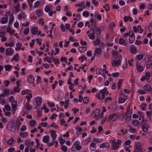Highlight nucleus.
<instances>
[{
	"label": "nucleus",
	"mask_w": 152,
	"mask_h": 152,
	"mask_svg": "<svg viewBox=\"0 0 152 152\" xmlns=\"http://www.w3.org/2000/svg\"><path fill=\"white\" fill-rule=\"evenodd\" d=\"M127 96H126L123 91H121L119 94V97L118 99L119 103H123L126 101Z\"/></svg>",
	"instance_id": "f257e3e1"
},
{
	"label": "nucleus",
	"mask_w": 152,
	"mask_h": 152,
	"mask_svg": "<svg viewBox=\"0 0 152 152\" xmlns=\"http://www.w3.org/2000/svg\"><path fill=\"white\" fill-rule=\"evenodd\" d=\"M143 150L140 143L138 142L134 148V152H143Z\"/></svg>",
	"instance_id": "f03ea898"
},
{
	"label": "nucleus",
	"mask_w": 152,
	"mask_h": 152,
	"mask_svg": "<svg viewBox=\"0 0 152 152\" xmlns=\"http://www.w3.org/2000/svg\"><path fill=\"white\" fill-rule=\"evenodd\" d=\"M109 121L110 123L115 121L117 119V117H116V113H113L110 114L108 116Z\"/></svg>",
	"instance_id": "7ed1b4c3"
},
{
	"label": "nucleus",
	"mask_w": 152,
	"mask_h": 152,
	"mask_svg": "<svg viewBox=\"0 0 152 152\" xmlns=\"http://www.w3.org/2000/svg\"><path fill=\"white\" fill-rule=\"evenodd\" d=\"M100 113V110L99 109H96L95 111H94L91 114V115L94 118L98 117V118H99L100 115H99Z\"/></svg>",
	"instance_id": "20e7f679"
},
{
	"label": "nucleus",
	"mask_w": 152,
	"mask_h": 152,
	"mask_svg": "<svg viewBox=\"0 0 152 152\" xmlns=\"http://www.w3.org/2000/svg\"><path fill=\"white\" fill-rule=\"evenodd\" d=\"M14 53V50L11 48H7L6 50L5 53L7 56H11L13 55Z\"/></svg>",
	"instance_id": "39448f33"
},
{
	"label": "nucleus",
	"mask_w": 152,
	"mask_h": 152,
	"mask_svg": "<svg viewBox=\"0 0 152 152\" xmlns=\"http://www.w3.org/2000/svg\"><path fill=\"white\" fill-rule=\"evenodd\" d=\"M151 77L150 73L148 72H146L145 73V76H142L140 80L141 81H145L146 80H149Z\"/></svg>",
	"instance_id": "423d86ee"
},
{
	"label": "nucleus",
	"mask_w": 152,
	"mask_h": 152,
	"mask_svg": "<svg viewBox=\"0 0 152 152\" xmlns=\"http://www.w3.org/2000/svg\"><path fill=\"white\" fill-rule=\"evenodd\" d=\"M35 101L37 106H39L42 104V98L41 97H37L36 98Z\"/></svg>",
	"instance_id": "0eeeda50"
},
{
	"label": "nucleus",
	"mask_w": 152,
	"mask_h": 152,
	"mask_svg": "<svg viewBox=\"0 0 152 152\" xmlns=\"http://www.w3.org/2000/svg\"><path fill=\"white\" fill-rule=\"evenodd\" d=\"M7 129L9 131H12L13 130H15L16 126L14 124H12L11 125L7 126Z\"/></svg>",
	"instance_id": "6e6552de"
},
{
	"label": "nucleus",
	"mask_w": 152,
	"mask_h": 152,
	"mask_svg": "<svg viewBox=\"0 0 152 152\" xmlns=\"http://www.w3.org/2000/svg\"><path fill=\"white\" fill-rule=\"evenodd\" d=\"M136 66L138 72H142L143 70L144 67L143 66L139 64L138 63H136Z\"/></svg>",
	"instance_id": "1a4fd4ad"
},
{
	"label": "nucleus",
	"mask_w": 152,
	"mask_h": 152,
	"mask_svg": "<svg viewBox=\"0 0 152 152\" xmlns=\"http://www.w3.org/2000/svg\"><path fill=\"white\" fill-rule=\"evenodd\" d=\"M28 80L29 83H34L35 80V79L33 76L32 75H29L28 77Z\"/></svg>",
	"instance_id": "9d476101"
},
{
	"label": "nucleus",
	"mask_w": 152,
	"mask_h": 152,
	"mask_svg": "<svg viewBox=\"0 0 152 152\" xmlns=\"http://www.w3.org/2000/svg\"><path fill=\"white\" fill-rule=\"evenodd\" d=\"M49 132L51 133V136L53 140H55L57 136V134L53 130H49Z\"/></svg>",
	"instance_id": "9b49d317"
},
{
	"label": "nucleus",
	"mask_w": 152,
	"mask_h": 152,
	"mask_svg": "<svg viewBox=\"0 0 152 152\" xmlns=\"http://www.w3.org/2000/svg\"><path fill=\"white\" fill-rule=\"evenodd\" d=\"M137 51V50L134 45H132V46L130 47V51L133 54L136 53Z\"/></svg>",
	"instance_id": "f8f14e48"
},
{
	"label": "nucleus",
	"mask_w": 152,
	"mask_h": 152,
	"mask_svg": "<svg viewBox=\"0 0 152 152\" xmlns=\"http://www.w3.org/2000/svg\"><path fill=\"white\" fill-rule=\"evenodd\" d=\"M105 95L103 94H101L99 93L96 94V96L98 98L101 99L102 100L104 99L105 97Z\"/></svg>",
	"instance_id": "ddd939ff"
},
{
	"label": "nucleus",
	"mask_w": 152,
	"mask_h": 152,
	"mask_svg": "<svg viewBox=\"0 0 152 152\" xmlns=\"http://www.w3.org/2000/svg\"><path fill=\"white\" fill-rule=\"evenodd\" d=\"M121 63V61L120 59L118 60H113L112 61V63L113 66H117L119 65Z\"/></svg>",
	"instance_id": "4468645a"
},
{
	"label": "nucleus",
	"mask_w": 152,
	"mask_h": 152,
	"mask_svg": "<svg viewBox=\"0 0 152 152\" xmlns=\"http://www.w3.org/2000/svg\"><path fill=\"white\" fill-rule=\"evenodd\" d=\"M101 53V50L100 48H96L95 50V56H96L98 57V55H100Z\"/></svg>",
	"instance_id": "2eb2a0df"
},
{
	"label": "nucleus",
	"mask_w": 152,
	"mask_h": 152,
	"mask_svg": "<svg viewBox=\"0 0 152 152\" xmlns=\"http://www.w3.org/2000/svg\"><path fill=\"white\" fill-rule=\"evenodd\" d=\"M99 147L101 148H109L110 147V144L107 142H105L101 144Z\"/></svg>",
	"instance_id": "dca6fc26"
},
{
	"label": "nucleus",
	"mask_w": 152,
	"mask_h": 152,
	"mask_svg": "<svg viewBox=\"0 0 152 152\" xmlns=\"http://www.w3.org/2000/svg\"><path fill=\"white\" fill-rule=\"evenodd\" d=\"M149 127V125L147 124H144L142 126V129L144 132L147 131Z\"/></svg>",
	"instance_id": "f3484780"
},
{
	"label": "nucleus",
	"mask_w": 152,
	"mask_h": 152,
	"mask_svg": "<svg viewBox=\"0 0 152 152\" xmlns=\"http://www.w3.org/2000/svg\"><path fill=\"white\" fill-rule=\"evenodd\" d=\"M38 32V28L36 27H33L31 29L32 34L34 35H35Z\"/></svg>",
	"instance_id": "a211bd4d"
},
{
	"label": "nucleus",
	"mask_w": 152,
	"mask_h": 152,
	"mask_svg": "<svg viewBox=\"0 0 152 152\" xmlns=\"http://www.w3.org/2000/svg\"><path fill=\"white\" fill-rule=\"evenodd\" d=\"M144 90L147 91H149L151 90L152 88L149 85H145L143 87Z\"/></svg>",
	"instance_id": "6ab92c4d"
},
{
	"label": "nucleus",
	"mask_w": 152,
	"mask_h": 152,
	"mask_svg": "<svg viewBox=\"0 0 152 152\" xmlns=\"http://www.w3.org/2000/svg\"><path fill=\"white\" fill-rule=\"evenodd\" d=\"M19 59V55L17 53L15 55L13 56L12 58V61H17Z\"/></svg>",
	"instance_id": "aec40b11"
},
{
	"label": "nucleus",
	"mask_w": 152,
	"mask_h": 152,
	"mask_svg": "<svg viewBox=\"0 0 152 152\" xmlns=\"http://www.w3.org/2000/svg\"><path fill=\"white\" fill-rule=\"evenodd\" d=\"M109 91H107L106 88H104L100 91L99 93L103 94L105 95H107L109 94Z\"/></svg>",
	"instance_id": "412c9836"
},
{
	"label": "nucleus",
	"mask_w": 152,
	"mask_h": 152,
	"mask_svg": "<svg viewBox=\"0 0 152 152\" xmlns=\"http://www.w3.org/2000/svg\"><path fill=\"white\" fill-rule=\"evenodd\" d=\"M52 59L53 61L54 62V64L56 66H58L60 64L59 60L58 58H52Z\"/></svg>",
	"instance_id": "4be33fe9"
},
{
	"label": "nucleus",
	"mask_w": 152,
	"mask_h": 152,
	"mask_svg": "<svg viewBox=\"0 0 152 152\" xmlns=\"http://www.w3.org/2000/svg\"><path fill=\"white\" fill-rule=\"evenodd\" d=\"M49 137L48 135H45L42 138L43 141L45 143H47L49 140Z\"/></svg>",
	"instance_id": "5701e85b"
},
{
	"label": "nucleus",
	"mask_w": 152,
	"mask_h": 152,
	"mask_svg": "<svg viewBox=\"0 0 152 152\" xmlns=\"http://www.w3.org/2000/svg\"><path fill=\"white\" fill-rule=\"evenodd\" d=\"M8 18L7 17H3L1 18V23L3 24H4L8 22Z\"/></svg>",
	"instance_id": "b1692460"
},
{
	"label": "nucleus",
	"mask_w": 152,
	"mask_h": 152,
	"mask_svg": "<svg viewBox=\"0 0 152 152\" xmlns=\"http://www.w3.org/2000/svg\"><path fill=\"white\" fill-rule=\"evenodd\" d=\"M87 59V58L84 55L82 56L81 57H79L78 58V60L79 61L80 60L82 63L83 62L84 60H86Z\"/></svg>",
	"instance_id": "393cba45"
},
{
	"label": "nucleus",
	"mask_w": 152,
	"mask_h": 152,
	"mask_svg": "<svg viewBox=\"0 0 152 152\" xmlns=\"http://www.w3.org/2000/svg\"><path fill=\"white\" fill-rule=\"evenodd\" d=\"M152 67V61H147L146 63V68H149Z\"/></svg>",
	"instance_id": "a878e982"
},
{
	"label": "nucleus",
	"mask_w": 152,
	"mask_h": 152,
	"mask_svg": "<svg viewBox=\"0 0 152 152\" xmlns=\"http://www.w3.org/2000/svg\"><path fill=\"white\" fill-rule=\"evenodd\" d=\"M16 45V48H15L16 50H19L20 48L22 47V45L21 42H19L17 43Z\"/></svg>",
	"instance_id": "bb28decb"
},
{
	"label": "nucleus",
	"mask_w": 152,
	"mask_h": 152,
	"mask_svg": "<svg viewBox=\"0 0 152 152\" xmlns=\"http://www.w3.org/2000/svg\"><path fill=\"white\" fill-rule=\"evenodd\" d=\"M100 42V39L99 38H97L94 41L93 43L95 45H99Z\"/></svg>",
	"instance_id": "cd10ccee"
},
{
	"label": "nucleus",
	"mask_w": 152,
	"mask_h": 152,
	"mask_svg": "<svg viewBox=\"0 0 152 152\" xmlns=\"http://www.w3.org/2000/svg\"><path fill=\"white\" fill-rule=\"evenodd\" d=\"M14 15L13 14V13H12L11 11H7L6 12V15L7 18L8 16L10 17H11Z\"/></svg>",
	"instance_id": "c85d7f7f"
},
{
	"label": "nucleus",
	"mask_w": 152,
	"mask_h": 152,
	"mask_svg": "<svg viewBox=\"0 0 152 152\" xmlns=\"http://www.w3.org/2000/svg\"><path fill=\"white\" fill-rule=\"evenodd\" d=\"M132 124L133 125L137 126L139 125V121L137 120H134L132 121Z\"/></svg>",
	"instance_id": "c756f323"
},
{
	"label": "nucleus",
	"mask_w": 152,
	"mask_h": 152,
	"mask_svg": "<svg viewBox=\"0 0 152 152\" xmlns=\"http://www.w3.org/2000/svg\"><path fill=\"white\" fill-rule=\"evenodd\" d=\"M20 135L22 138H25L28 136V134L26 132H20L19 133Z\"/></svg>",
	"instance_id": "7c9ffc66"
},
{
	"label": "nucleus",
	"mask_w": 152,
	"mask_h": 152,
	"mask_svg": "<svg viewBox=\"0 0 152 152\" xmlns=\"http://www.w3.org/2000/svg\"><path fill=\"white\" fill-rule=\"evenodd\" d=\"M12 66L11 65L8 64L5 65L4 67L5 68V70L6 71H9L11 70V67Z\"/></svg>",
	"instance_id": "2f4dec72"
},
{
	"label": "nucleus",
	"mask_w": 152,
	"mask_h": 152,
	"mask_svg": "<svg viewBox=\"0 0 152 152\" xmlns=\"http://www.w3.org/2000/svg\"><path fill=\"white\" fill-rule=\"evenodd\" d=\"M88 37L89 38L92 40H94V39L95 37V34L94 33H90L88 34Z\"/></svg>",
	"instance_id": "473e14b6"
},
{
	"label": "nucleus",
	"mask_w": 152,
	"mask_h": 152,
	"mask_svg": "<svg viewBox=\"0 0 152 152\" xmlns=\"http://www.w3.org/2000/svg\"><path fill=\"white\" fill-rule=\"evenodd\" d=\"M112 142L113 143H114L119 145H121V139H118L117 140V141L116 142L115 141V139H114L113 140Z\"/></svg>",
	"instance_id": "72a5a7b5"
},
{
	"label": "nucleus",
	"mask_w": 152,
	"mask_h": 152,
	"mask_svg": "<svg viewBox=\"0 0 152 152\" xmlns=\"http://www.w3.org/2000/svg\"><path fill=\"white\" fill-rule=\"evenodd\" d=\"M121 133V134L123 135H125L127 132L128 130L126 129H125L124 130V129H122L120 131Z\"/></svg>",
	"instance_id": "f704fd0d"
},
{
	"label": "nucleus",
	"mask_w": 152,
	"mask_h": 152,
	"mask_svg": "<svg viewBox=\"0 0 152 152\" xmlns=\"http://www.w3.org/2000/svg\"><path fill=\"white\" fill-rule=\"evenodd\" d=\"M17 105V102L15 101H13L11 103L12 108H16Z\"/></svg>",
	"instance_id": "c9c22d12"
},
{
	"label": "nucleus",
	"mask_w": 152,
	"mask_h": 152,
	"mask_svg": "<svg viewBox=\"0 0 152 152\" xmlns=\"http://www.w3.org/2000/svg\"><path fill=\"white\" fill-rule=\"evenodd\" d=\"M7 32L9 33L10 34V35H12L14 34V31H12L11 28H10L9 26H8L7 27Z\"/></svg>",
	"instance_id": "e433bc0d"
},
{
	"label": "nucleus",
	"mask_w": 152,
	"mask_h": 152,
	"mask_svg": "<svg viewBox=\"0 0 152 152\" xmlns=\"http://www.w3.org/2000/svg\"><path fill=\"white\" fill-rule=\"evenodd\" d=\"M5 45L7 47L8 46H9L10 47H12L13 46V45H14V43L13 41H12L11 42H10L9 43H5Z\"/></svg>",
	"instance_id": "4c0bfd02"
},
{
	"label": "nucleus",
	"mask_w": 152,
	"mask_h": 152,
	"mask_svg": "<svg viewBox=\"0 0 152 152\" xmlns=\"http://www.w3.org/2000/svg\"><path fill=\"white\" fill-rule=\"evenodd\" d=\"M96 73L98 74H102L103 73V70L99 68L96 69Z\"/></svg>",
	"instance_id": "58836bf2"
},
{
	"label": "nucleus",
	"mask_w": 152,
	"mask_h": 152,
	"mask_svg": "<svg viewBox=\"0 0 152 152\" xmlns=\"http://www.w3.org/2000/svg\"><path fill=\"white\" fill-rule=\"evenodd\" d=\"M14 139L13 138H11L9 139L7 141V143L8 144L10 145L11 144H13L14 142Z\"/></svg>",
	"instance_id": "ea45409f"
},
{
	"label": "nucleus",
	"mask_w": 152,
	"mask_h": 152,
	"mask_svg": "<svg viewBox=\"0 0 152 152\" xmlns=\"http://www.w3.org/2000/svg\"><path fill=\"white\" fill-rule=\"evenodd\" d=\"M79 49L81 53H83L86 50V48L84 47L80 46L79 47Z\"/></svg>",
	"instance_id": "a19ab883"
},
{
	"label": "nucleus",
	"mask_w": 152,
	"mask_h": 152,
	"mask_svg": "<svg viewBox=\"0 0 152 152\" xmlns=\"http://www.w3.org/2000/svg\"><path fill=\"white\" fill-rule=\"evenodd\" d=\"M131 119V115L130 114H128L125 117V120L128 121L130 120Z\"/></svg>",
	"instance_id": "79ce46f5"
},
{
	"label": "nucleus",
	"mask_w": 152,
	"mask_h": 152,
	"mask_svg": "<svg viewBox=\"0 0 152 152\" xmlns=\"http://www.w3.org/2000/svg\"><path fill=\"white\" fill-rule=\"evenodd\" d=\"M143 57V55L142 54H139L136 55V57L137 58V59L139 60H142Z\"/></svg>",
	"instance_id": "37998d69"
},
{
	"label": "nucleus",
	"mask_w": 152,
	"mask_h": 152,
	"mask_svg": "<svg viewBox=\"0 0 152 152\" xmlns=\"http://www.w3.org/2000/svg\"><path fill=\"white\" fill-rule=\"evenodd\" d=\"M119 145L113 143V150L114 151L116 150L119 148Z\"/></svg>",
	"instance_id": "c03bdc74"
},
{
	"label": "nucleus",
	"mask_w": 152,
	"mask_h": 152,
	"mask_svg": "<svg viewBox=\"0 0 152 152\" xmlns=\"http://www.w3.org/2000/svg\"><path fill=\"white\" fill-rule=\"evenodd\" d=\"M14 7L15 8V11L16 12H17L20 11V6L19 4L18 3L16 6H14Z\"/></svg>",
	"instance_id": "a18cd8bd"
},
{
	"label": "nucleus",
	"mask_w": 152,
	"mask_h": 152,
	"mask_svg": "<svg viewBox=\"0 0 152 152\" xmlns=\"http://www.w3.org/2000/svg\"><path fill=\"white\" fill-rule=\"evenodd\" d=\"M123 80L121 79H119L118 80V87L119 89L121 88V86L122 84Z\"/></svg>",
	"instance_id": "49530a36"
},
{
	"label": "nucleus",
	"mask_w": 152,
	"mask_h": 152,
	"mask_svg": "<svg viewBox=\"0 0 152 152\" xmlns=\"http://www.w3.org/2000/svg\"><path fill=\"white\" fill-rule=\"evenodd\" d=\"M37 113L38 114L37 116L39 117H40L42 115V109L40 108H38L37 109Z\"/></svg>",
	"instance_id": "de8ad7c7"
},
{
	"label": "nucleus",
	"mask_w": 152,
	"mask_h": 152,
	"mask_svg": "<svg viewBox=\"0 0 152 152\" xmlns=\"http://www.w3.org/2000/svg\"><path fill=\"white\" fill-rule=\"evenodd\" d=\"M39 23L41 24V26H43L45 23L43 18L40 19L38 20Z\"/></svg>",
	"instance_id": "09e8293b"
},
{
	"label": "nucleus",
	"mask_w": 152,
	"mask_h": 152,
	"mask_svg": "<svg viewBox=\"0 0 152 152\" xmlns=\"http://www.w3.org/2000/svg\"><path fill=\"white\" fill-rule=\"evenodd\" d=\"M137 30L138 31V32L140 33H142L143 32V29H142L140 25H138L137 26Z\"/></svg>",
	"instance_id": "8fccbe9b"
},
{
	"label": "nucleus",
	"mask_w": 152,
	"mask_h": 152,
	"mask_svg": "<svg viewBox=\"0 0 152 152\" xmlns=\"http://www.w3.org/2000/svg\"><path fill=\"white\" fill-rule=\"evenodd\" d=\"M28 95V96L27 95L26 96V98L27 99V101H28V103L29 102V101L31 100V99L32 97V94H30Z\"/></svg>",
	"instance_id": "3c124183"
},
{
	"label": "nucleus",
	"mask_w": 152,
	"mask_h": 152,
	"mask_svg": "<svg viewBox=\"0 0 152 152\" xmlns=\"http://www.w3.org/2000/svg\"><path fill=\"white\" fill-rule=\"evenodd\" d=\"M106 111L105 107H102V112L101 113V114L100 116V118H101L102 116L103 115L104 113L106 112Z\"/></svg>",
	"instance_id": "603ef678"
},
{
	"label": "nucleus",
	"mask_w": 152,
	"mask_h": 152,
	"mask_svg": "<svg viewBox=\"0 0 152 152\" xmlns=\"http://www.w3.org/2000/svg\"><path fill=\"white\" fill-rule=\"evenodd\" d=\"M119 75V72H113L112 74V76L114 77H118Z\"/></svg>",
	"instance_id": "864d4df0"
},
{
	"label": "nucleus",
	"mask_w": 152,
	"mask_h": 152,
	"mask_svg": "<svg viewBox=\"0 0 152 152\" xmlns=\"http://www.w3.org/2000/svg\"><path fill=\"white\" fill-rule=\"evenodd\" d=\"M92 3L95 7L98 6L99 4V3L95 0H92Z\"/></svg>",
	"instance_id": "5fc2aeb1"
},
{
	"label": "nucleus",
	"mask_w": 152,
	"mask_h": 152,
	"mask_svg": "<svg viewBox=\"0 0 152 152\" xmlns=\"http://www.w3.org/2000/svg\"><path fill=\"white\" fill-rule=\"evenodd\" d=\"M89 101V99L87 97H85L83 99V102L85 104L88 103Z\"/></svg>",
	"instance_id": "6e6d98bb"
},
{
	"label": "nucleus",
	"mask_w": 152,
	"mask_h": 152,
	"mask_svg": "<svg viewBox=\"0 0 152 152\" xmlns=\"http://www.w3.org/2000/svg\"><path fill=\"white\" fill-rule=\"evenodd\" d=\"M51 8L49 6H46L45 8V12H48L50 11Z\"/></svg>",
	"instance_id": "4d7b16f0"
},
{
	"label": "nucleus",
	"mask_w": 152,
	"mask_h": 152,
	"mask_svg": "<svg viewBox=\"0 0 152 152\" xmlns=\"http://www.w3.org/2000/svg\"><path fill=\"white\" fill-rule=\"evenodd\" d=\"M78 5L79 6V7L83 8L84 9H85L86 8V7L84 5L83 1L80 2V4H79Z\"/></svg>",
	"instance_id": "13d9d810"
},
{
	"label": "nucleus",
	"mask_w": 152,
	"mask_h": 152,
	"mask_svg": "<svg viewBox=\"0 0 152 152\" xmlns=\"http://www.w3.org/2000/svg\"><path fill=\"white\" fill-rule=\"evenodd\" d=\"M29 28H25L24 29V30L23 32V33L25 35H27L29 33Z\"/></svg>",
	"instance_id": "bf43d9fd"
},
{
	"label": "nucleus",
	"mask_w": 152,
	"mask_h": 152,
	"mask_svg": "<svg viewBox=\"0 0 152 152\" xmlns=\"http://www.w3.org/2000/svg\"><path fill=\"white\" fill-rule=\"evenodd\" d=\"M5 109L7 111H10L11 110V108L9 104L5 105L4 106Z\"/></svg>",
	"instance_id": "052dcab7"
},
{
	"label": "nucleus",
	"mask_w": 152,
	"mask_h": 152,
	"mask_svg": "<svg viewBox=\"0 0 152 152\" xmlns=\"http://www.w3.org/2000/svg\"><path fill=\"white\" fill-rule=\"evenodd\" d=\"M129 131H130V132L131 133H134L136 132V131L135 129L132 128L130 126H129Z\"/></svg>",
	"instance_id": "680f3d73"
},
{
	"label": "nucleus",
	"mask_w": 152,
	"mask_h": 152,
	"mask_svg": "<svg viewBox=\"0 0 152 152\" xmlns=\"http://www.w3.org/2000/svg\"><path fill=\"white\" fill-rule=\"evenodd\" d=\"M89 14V12L86 11H85L83 13V15L84 16H85L86 17H87L88 16Z\"/></svg>",
	"instance_id": "e2e57ef3"
},
{
	"label": "nucleus",
	"mask_w": 152,
	"mask_h": 152,
	"mask_svg": "<svg viewBox=\"0 0 152 152\" xmlns=\"http://www.w3.org/2000/svg\"><path fill=\"white\" fill-rule=\"evenodd\" d=\"M67 58L65 57H61L60 58L61 61L62 62L64 61L66 63L67 62Z\"/></svg>",
	"instance_id": "0e129e2a"
},
{
	"label": "nucleus",
	"mask_w": 152,
	"mask_h": 152,
	"mask_svg": "<svg viewBox=\"0 0 152 152\" xmlns=\"http://www.w3.org/2000/svg\"><path fill=\"white\" fill-rule=\"evenodd\" d=\"M137 92L140 94H146V92L145 90H143L141 89L138 90L137 91Z\"/></svg>",
	"instance_id": "69168bd1"
},
{
	"label": "nucleus",
	"mask_w": 152,
	"mask_h": 152,
	"mask_svg": "<svg viewBox=\"0 0 152 152\" xmlns=\"http://www.w3.org/2000/svg\"><path fill=\"white\" fill-rule=\"evenodd\" d=\"M61 150L64 152H66L67 150V147L65 145H62L61 146Z\"/></svg>",
	"instance_id": "338daca9"
},
{
	"label": "nucleus",
	"mask_w": 152,
	"mask_h": 152,
	"mask_svg": "<svg viewBox=\"0 0 152 152\" xmlns=\"http://www.w3.org/2000/svg\"><path fill=\"white\" fill-rule=\"evenodd\" d=\"M36 13L37 14V16L39 17L42 14V11L40 10H37L36 11Z\"/></svg>",
	"instance_id": "774afa93"
}]
</instances>
